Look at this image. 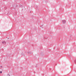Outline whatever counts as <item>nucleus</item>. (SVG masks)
<instances>
[{
  "instance_id": "4",
  "label": "nucleus",
  "mask_w": 76,
  "mask_h": 76,
  "mask_svg": "<svg viewBox=\"0 0 76 76\" xmlns=\"http://www.w3.org/2000/svg\"><path fill=\"white\" fill-rule=\"evenodd\" d=\"M74 62H75V64H76V59H75L74 60Z\"/></svg>"
},
{
  "instance_id": "8",
  "label": "nucleus",
  "mask_w": 76,
  "mask_h": 76,
  "mask_svg": "<svg viewBox=\"0 0 76 76\" xmlns=\"http://www.w3.org/2000/svg\"><path fill=\"white\" fill-rule=\"evenodd\" d=\"M5 9H7V7H5Z\"/></svg>"
},
{
  "instance_id": "3",
  "label": "nucleus",
  "mask_w": 76,
  "mask_h": 76,
  "mask_svg": "<svg viewBox=\"0 0 76 76\" xmlns=\"http://www.w3.org/2000/svg\"><path fill=\"white\" fill-rule=\"evenodd\" d=\"M28 54H31V52H28Z\"/></svg>"
},
{
  "instance_id": "11",
  "label": "nucleus",
  "mask_w": 76,
  "mask_h": 76,
  "mask_svg": "<svg viewBox=\"0 0 76 76\" xmlns=\"http://www.w3.org/2000/svg\"><path fill=\"white\" fill-rule=\"evenodd\" d=\"M30 13H31V12H30Z\"/></svg>"
},
{
  "instance_id": "2",
  "label": "nucleus",
  "mask_w": 76,
  "mask_h": 76,
  "mask_svg": "<svg viewBox=\"0 0 76 76\" xmlns=\"http://www.w3.org/2000/svg\"><path fill=\"white\" fill-rule=\"evenodd\" d=\"M2 43L3 44H4V45L6 44V42H5V41L2 42Z\"/></svg>"
},
{
  "instance_id": "9",
  "label": "nucleus",
  "mask_w": 76,
  "mask_h": 76,
  "mask_svg": "<svg viewBox=\"0 0 76 76\" xmlns=\"http://www.w3.org/2000/svg\"><path fill=\"white\" fill-rule=\"evenodd\" d=\"M21 6H22V5H20V7H21Z\"/></svg>"
},
{
  "instance_id": "6",
  "label": "nucleus",
  "mask_w": 76,
  "mask_h": 76,
  "mask_svg": "<svg viewBox=\"0 0 76 76\" xmlns=\"http://www.w3.org/2000/svg\"><path fill=\"white\" fill-rule=\"evenodd\" d=\"M0 67H1V68H2V67H3L2 66H1Z\"/></svg>"
},
{
  "instance_id": "10",
  "label": "nucleus",
  "mask_w": 76,
  "mask_h": 76,
  "mask_svg": "<svg viewBox=\"0 0 76 76\" xmlns=\"http://www.w3.org/2000/svg\"><path fill=\"white\" fill-rule=\"evenodd\" d=\"M8 39H9V38H8Z\"/></svg>"
},
{
  "instance_id": "1",
  "label": "nucleus",
  "mask_w": 76,
  "mask_h": 76,
  "mask_svg": "<svg viewBox=\"0 0 76 76\" xmlns=\"http://www.w3.org/2000/svg\"><path fill=\"white\" fill-rule=\"evenodd\" d=\"M62 23L63 24H64V23H66V20H62Z\"/></svg>"
},
{
  "instance_id": "7",
  "label": "nucleus",
  "mask_w": 76,
  "mask_h": 76,
  "mask_svg": "<svg viewBox=\"0 0 76 76\" xmlns=\"http://www.w3.org/2000/svg\"><path fill=\"white\" fill-rule=\"evenodd\" d=\"M2 73V71H1L0 73Z\"/></svg>"
},
{
  "instance_id": "5",
  "label": "nucleus",
  "mask_w": 76,
  "mask_h": 76,
  "mask_svg": "<svg viewBox=\"0 0 76 76\" xmlns=\"http://www.w3.org/2000/svg\"><path fill=\"white\" fill-rule=\"evenodd\" d=\"M7 76H10V75H9V74H7Z\"/></svg>"
}]
</instances>
